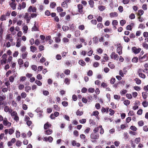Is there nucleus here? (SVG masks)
<instances>
[{"label": "nucleus", "instance_id": "nucleus-1", "mask_svg": "<svg viewBox=\"0 0 148 148\" xmlns=\"http://www.w3.org/2000/svg\"><path fill=\"white\" fill-rule=\"evenodd\" d=\"M7 55L4 53L1 59V64H5L7 62Z\"/></svg>", "mask_w": 148, "mask_h": 148}, {"label": "nucleus", "instance_id": "nucleus-2", "mask_svg": "<svg viewBox=\"0 0 148 148\" xmlns=\"http://www.w3.org/2000/svg\"><path fill=\"white\" fill-rule=\"evenodd\" d=\"M3 124L4 126L8 127H10L12 124L11 123L8 121L7 118H4L3 120Z\"/></svg>", "mask_w": 148, "mask_h": 148}, {"label": "nucleus", "instance_id": "nucleus-3", "mask_svg": "<svg viewBox=\"0 0 148 148\" xmlns=\"http://www.w3.org/2000/svg\"><path fill=\"white\" fill-rule=\"evenodd\" d=\"M139 60L141 62H143L148 60V57L147 55L145 54L142 57H139Z\"/></svg>", "mask_w": 148, "mask_h": 148}, {"label": "nucleus", "instance_id": "nucleus-4", "mask_svg": "<svg viewBox=\"0 0 148 148\" xmlns=\"http://www.w3.org/2000/svg\"><path fill=\"white\" fill-rule=\"evenodd\" d=\"M23 17L24 19L26 20L27 23H28L31 19V17L29 14L28 13H26L25 15H23Z\"/></svg>", "mask_w": 148, "mask_h": 148}, {"label": "nucleus", "instance_id": "nucleus-5", "mask_svg": "<svg viewBox=\"0 0 148 148\" xmlns=\"http://www.w3.org/2000/svg\"><path fill=\"white\" fill-rule=\"evenodd\" d=\"M99 137V134L97 133L93 132L90 134V138L92 139H97Z\"/></svg>", "mask_w": 148, "mask_h": 148}, {"label": "nucleus", "instance_id": "nucleus-6", "mask_svg": "<svg viewBox=\"0 0 148 148\" xmlns=\"http://www.w3.org/2000/svg\"><path fill=\"white\" fill-rule=\"evenodd\" d=\"M5 38L6 40H9L10 42H12L13 40L11 34H7L5 36Z\"/></svg>", "mask_w": 148, "mask_h": 148}, {"label": "nucleus", "instance_id": "nucleus-7", "mask_svg": "<svg viewBox=\"0 0 148 148\" xmlns=\"http://www.w3.org/2000/svg\"><path fill=\"white\" fill-rule=\"evenodd\" d=\"M110 57L111 59H114L115 60H118L119 56L114 52H112L110 55Z\"/></svg>", "mask_w": 148, "mask_h": 148}, {"label": "nucleus", "instance_id": "nucleus-8", "mask_svg": "<svg viewBox=\"0 0 148 148\" xmlns=\"http://www.w3.org/2000/svg\"><path fill=\"white\" fill-rule=\"evenodd\" d=\"M132 49L133 52H134L135 54H137L141 50L140 48H137L135 47H132Z\"/></svg>", "mask_w": 148, "mask_h": 148}, {"label": "nucleus", "instance_id": "nucleus-9", "mask_svg": "<svg viewBox=\"0 0 148 148\" xmlns=\"http://www.w3.org/2000/svg\"><path fill=\"white\" fill-rule=\"evenodd\" d=\"M19 7H18V9L19 10H21L22 9L25 8L26 6V3L24 2H22L21 4H18Z\"/></svg>", "mask_w": 148, "mask_h": 148}, {"label": "nucleus", "instance_id": "nucleus-10", "mask_svg": "<svg viewBox=\"0 0 148 148\" xmlns=\"http://www.w3.org/2000/svg\"><path fill=\"white\" fill-rule=\"evenodd\" d=\"M27 11L29 12H36V8L35 7L33 8L32 6H30L29 7Z\"/></svg>", "mask_w": 148, "mask_h": 148}, {"label": "nucleus", "instance_id": "nucleus-11", "mask_svg": "<svg viewBox=\"0 0 148 148\" xmlns=\"http://www.w3.org/2000/svg\"><path fill=\"white\" fill-rule=\"evenodd\" d=\"M4 111L5 112H8L9 113H11L12 110L11 108H10L8 106H6L4 108Z\"/></svg>", "mask_w": 148, "mask_h": 148}, {"label": "nucleus", "instance_id": "nucleus-12", "mask_svg": "<svg viewBox=\"0 0 148 148\" xmlns=\"http://www.w3.org/2000/svg\"><path fill=\"white\" fill-rule=\"evenodd\" d=\"M78 9V11L80 13H82L83 12V8L82 5L81 4H79L77 5Z\"/></svg>", "mask_w": 148, "mask_h": 148}, {"label": "nucleus", "instance_id": "nucleus-13", "mask_svg": "<svg viewBox=\"0 0 148 148\" xmlns=\"http://www.w3.org/2000/svg\"><path fill=\"white\" fill-rule=\"evenodd\" d=\"M72 144L73 146H76L77 147H79L80 146V143H76V141L75 140H73L72 141Z\"/></svg>", "mask_w": 148, "mask_h": 148}, {"label": "nucleus", "instance_id": "nucleus-14", "mask_svg": "<svg viewBox=\"0 0 148 148\" xmlns=\"http://www.w3.org/2000/svg\"><path fill=\"white\" fill-rule=\"evenodd\" d=\"M122 47H117V52L119 55H121L122 54Z\"/></svg>", "mask_w": 148, "mask_h": 148}, {"label": "nucleus", "instance_id": "nucleus-15", "mask_svg": "<svg viewBox=\"0 0 148 148\" xmlns=\"http://www.w3.org/2000/svg\"><path fill=\"white\" fill-rule=\"evenodd\" d=\"M23 33L24 34H26L27 33V31L28 29V27L26 25L24 26L23 28Z\"/></svg>", "mask_w": 148, "mask_h": 148}, {"label": "nucleus", "instance_id": "nucleus-16", "mask_svg": "<svg viewBox=\"0 0 148 148\" xmlns=\"http://www.w3.org/2000/svg\"><path fill=\"white\" fill-rule=\"evenodd\" d=\"M51 126V125L48 122H47L44 125V129H46L49 127H50Z\"/></svg>", "mask_w": 148, "mask_h": 148}, {"label": "nucleus", "instance_id": "nucleus-17", "mask_svg": "<svg viewBox=\"0 0 148 148\" xmlns=\"http://www.w3.org/2000/svg\"><path fill=\"white\" fill-rule=\"evenodd\" d=\"M21 40L20 39H18L16 42V46L18 47H19L21 45Z\"/></svg>", "mask_w": 148, "mask_h": 148}, {"label": "nucleus", "instance_id": "nucleus-18", "mask_svg": "<svg viewBox=\"0 0 148 148\" xmlns=\"http://www.w3.org/2000/svg\"><path fill=\"white\" fill-rule=\"evenodd\" d=\"M10 5L13 10L16 9V5L14 3H10Z\"/></svg>", "mask_w": 148, "mask_h": 148}, {"label": "nucleus", "instance_id": "nucleus-19", "mask_svg": "<svg viewBox=\"0 0 148 148\" xmlns=\"http://www.w3.org/2000/svg\"><path fill=\"white\" fill-rule=\"evenodd\" d=\"M110 16L111 17H116L118 16V14L116 12H113L111 13L110 14Z\"/></svg>", "mask_w": 148, "mask_h": 148}, {"label": "nucleus", "instance_id": "nucleus-20", "mask_svg": "<svg viewBox=\"0 0 148 148\" xmlns=\"http://www.w3.org/2000/svg\"><path fill=\"white\" fill-rule=\"evenodd\" d=\"M89 4L91 8H92L94 6V2L92 0H90L88 1Z\"/></svg>", "mask_w": 148, "mask_h": 148}, {"label": "nucleus", "instance_id": "nucleus-21", "mask_svg": "<svg viewBox=\"0 0 148 148\" xmlns=\"http://www.w3.org/2000/svg\"><path fill=\"white\" fill-rule=\"evenodd\" d=\"M28 53L27 52H25L22 53L21 57L23 59H25L27 56Z\"/></svg>", "mask_w": 148, "mask_h": 148}, {"label": "nucleus", "instance_id": "nucleus-22", "mask_svg": "<svg viewBox=\"0 0 148 148\" xmlns=\"http://www.w3.org/2000/svg\"><path fill=\"white\" fill-rule=\"evenodd\" d=\"M52 133V131L51 129L47 130L45 131V133L46 134L50 135Z\"/></svg>", "mask_w": 148, "mask_h": 148}, {"label": "nucleus", "instance_id": "nucleus-23", "mask_svg": "<svg viewBox=\"0 0 148 148\" xmlns=\"http://www.w3.org/2000/svg\"><path fill=\"white\" fill-rule=\"evenodd\" d=\"M31 51L33 52H35L37 49L36 48L33 46H32L30 47Z\"/></svg>", "mask_w": 148, "mask_h": 148}, {"label": "nucleus", "instance_id": "nucleus-24", "mask_svg": "<svg viewBox=\"0 0 148 148\" xmlns=\"http://www.w3.org/2000/svg\"><path fill=\"white\" fill-rule=\"evenodd\" d=\"M79 63L82 66H84L86 65L85 62L82 60H80L79 61Z\"/></svg>", "mask_w": 148, "mask_h": 148}, {"label": "nucleus", "instance_id": "nucleus-25", "mask_svg": "<svg viewBox=\"0 0 148 148\" xmlns=\"http://www.w3.org/2000/svg\"><path fill=\"white\" fill-rule=\"evenodd\" d=\"M22 144V142L19 140H17L16 143V145L18 147H20Z\"/></svg>", "mask_w": 148, "mask_h": 148}, {"label": "nucleus", "instance_id": "nucleus-26", "mask_svg": "<svg viewBox=\"0 0 148 148\" xmlns=\"http://www.w3.org/2000/svg\"><path fill=\"white\" fill-rule=\"evenodd\" d=\"M56 3L55 2H52L50 4V7L52 8H53L56 7Z\"/></svg>", "mask_w": 148, "mask_h": 148}, {"label": "nucleus", "instance_id": "nucleus-27", "mask_svg": "<svg viewBox=\"0 0 148 148\" xmlns=\"http://www.w3.org/2000/svg\"><path fill=\"white\" fill-rule=\"evenodd\" d=\"M103 58L104 61H107L109 60V57L106 54H104L103 56Z\"/></svg>", "mask_w": 148, "mask_h": 148}, {"label": "nucleus", "instance_id": "nucleus-28", "mask_svg": "<svg viewBox=\"0 0 148 148\" xmlns=\"http://www.w3.org/2000/svg\"><path fill=\"white\" fill-rule=\"evenodd\" d=\"M123 103L125 105L127 106L130 104V102L128 100H125L123 102Z\"/></svg>", "mask_w": 148, "mask_h": 148}, {"label": "nucleus", "instance_id": "nucleus-29", "mask_svg": "<svg viewBox=\"0 0 148 148\" xmlns=\"http://www.w3.org/2000/svg\"><path fill=\"white\" fill-rule=\"evenodd\" d=\"M98 9L100 11H103L105 9V7L104 6L101 5L99 6Z\"/></svg>", "mask_w": 148, "mask_h": 148}, {"label": "nucleus", "instance_id": "nucleus-30", "mask_svg": "<svg viewBox=\"0 0 148 148\" xmlns=\"http://www.w3.org/2000/svg\"><path fill=\"white\" fill-rule=\"evenodd\" d=\"M6 19V16L4 15H3L1 16L0 18V19L2 21L5 20Z\"/></svg>", "mask_w": 148, "mask_h": 148}, {"label": "nucleus", "instance_id": "nucleus-31", "mask_svg": "<svg viewBox=\"0 0 148 148\" xmlns=\"http://www.w3.org/2000/svg\"><path fill=\"white\" fill-rule=\"evenodd\" d=\"M134 80L136 82V83L138 84H140L141 83V80L138 78H135L134 79Z\"/></svg>", "mask_w": 148, "mask_h": 148}, {"label": "nucleus", "instance_id": "nucleus-32", "mask_svg": "<svg viewBox=\"0 0 148 148\" xmlns=\"http://www.w3.org/2000/svg\"><path fill=\"white\" fill-rule=\"evenodd\" d=\"M10 113L11 114V116L13 118L17 115V113L15 111H13Z\"/></svg>", "mask_w": 148, "mask_h": 148}, {"label": "nucleus", "instance_id": "nucleus-33", "mask_svg": "<svg viewBox=\"0 0 148 148\" xmlns=\"http://www.w3.org/2000/svg\"><path fill=\"white\" fill-rule=\"evenodd\" d=\"M20 133L18 130H16V136L17 138H19L20 136Z\"/></svg>", "mask_w": 148, "mask_h": 148}, {"label": "nucleus", "instance_id": "nucleus-34", "mask_svg": "<svg viewBox=\"0 0 148 148\" xmlns=\"http://www.w3.org/2000/svg\"><path fill=\"white\" fill-rule=\"evenodd\" d=\"M99 113L97 111H94L92 114H91V116H98V114H99Z\"/></svg>", "mask_w": 148, "mask_h": 148}, {"label": "nucleus", "instance_id": "nucleus-35", "mask_svg": "<svg viewBox=\"0 0 148 148\" xmlns=\"http://www.w3.org/2000/svg\"><path fill=\"white\" fill-rule=\"evenodd\" d=\"M138 58L135 57H134L132 59V61L134 63H136L138 62Z\"/></svg>", "mask_w": 148, "mask_h": 148}, {"label": "nucleus", "instance_id": "nucleus-36", "mask_svg": "<svg viewBox=\"0 0 148 148\" xmlns=\"http://www.w3.org/2000/svg\"><path fill=\"white\" fill-rule=\"evenodd\" d=\"M31 89L30 86H26L25 87V91L27 92H28Z\"/></svg>", "mask_w": 148, "mask_h": 148}, {"label": "nucleus", "instance_id": "nucleus-37", "mask_svg": "<svg viewBox=\"0 0 148 148\" xmlns=\"http://www.w3.org/2000/svg\"><path fill=\"white\" fill-rule=\"evenodd\" d=\"M76 114L77 116H81L83 114V112L82 111L78 110L76 112Z\"/></svg>", "mask_w": 148, "mask_h": 148}, {"label": "nucleus", "instance_id": "nucleus-38", "mask_svg": "<svg viewBox=\"0 0 148 148\" xmlns=\"http://www.w3.org/2000/svg\"><path fill=\"white\" fill-rule=\"evenodd\" d=\"M130 129L132 130H133V131H136V130H137V128L136 127H135L134 126H133V125L131 126L130 127Z\"/></svg>", "mask_w": 148, "mask_h": 148}, {"label": "nucleus", "instance_id": "nucleus-39", "mask_svg": "<svg viewBox=\"0 0 148 148\" xmlns=\"http://www.w3.org/2000/svg\"><path fill=\"white\" fill-rule=\"evenodd\" d=\"M142 105L144 107H147L148 106V102L146 101H144L142 103Z\"/></svg>", "mask_w": 148, "mask_h": 148}, {"label": "nucleus", "instance_id": "nucleus-40", "mask_svg": "<svg viewBox=\"0 0 148 148\" xmlns=\"http://www.w3.org/2000/svg\"><path fill=\"white\" fill-rule=\"evenodd\" d=\"M64 82L66 84L69 85L70 83V80L67 78H65Z\"/></svg>", "mask_w": 148, "mask_h": 148}, {"label": "nucleus", "instance_id": "nucleus-41", "mask_svg": "<svg viewBox=\"0 0 148 148\" xmlns=\"http://www.w3.org/2000/svg\"><path fill=\"white\" fill-rule=\"evenodd\" d=\"M147 96V93L146 92H143L142 93V96L143 99H146Z\"/></svg>", "mask_w": 148, "mask_h": 148}, {"label": "nucleus", "instance_id": "nucleus-42", "mask_svg": "<svg viewBox=\"0 0 148 148\" xmlns=\"http://www.w3.org/2000/svg\"><path fill=\"white\" fill-rule=\"evenodd\" d=\"M114 98L115 99L119 100L120 99V95H114Z\"/></svg>", "mask_w": 148, "mask_h": 148}, {"label": "nucleus", "instance_id": "nucleus-43", "mask_svg": "<svg viewBox=\"0 0 148 148\" xmlns=\"http://www.w3.org/2000/svg\"><path fill=\"white\" fill-rule=\"evenodd\" d=\"M8 130L9 134L10 135L13 134L14 131V130L12 128Z\"/></svg>", "mask_w": 148, "mask_h": 148}, {"label": "nucleus", "instance_id": "nucleus-44", "mask_svg": "<svg viewBox=\"0 0 148 148\" xmlns=\"http://www.w3.org/2000/svg\"><path fill=\"white\" fill-rule=\"evenodd\" d=\"M93 41L94 43L97 44L98 43V39L97 37H95L93 38Z\"/></svg>", "mask_w": 148, "mask_h": 148}, {"label": "nucleus", "instance_id": "nucleus-45", "mask_svg": "<svg viewBox=\"0 0 148 148\" xmlns=\"http://www.w3.org/2000/svg\"><path fill=\"white\" fill-rule=\"evenodd\" d=\"M80 33L79 31L77 30L75 32V36L76 37H78L80 36Z\"/></svg>", "mask_w": 148, "mask_h": 148}, {"label": "nucleus", "instance_id": "nucleus-46", "mask_svg": "<svg viewBox=\"0 0 148 148\" xmlns=\"http://www.w3.org/2000/svg\"><path fill=\"white\" fill-rule=\"evenodd\" d=\"M62 6L64 8H66L67 7V4L66 2H64L62 3Z\"/></svg>", "mask_w": 148, "mask_h": 148}, {"label": "nucleus", "instance_id": "nucleus-47", "mask_svg": "<svg viewBox=\"0 0 148 148\" xmlns=\"http://www.w3.org/2000/svg\"><path fill=\"white\" fill-rule=\"evenodd\" d=\"M70 73V71L69 69L66 70L64 71V73L67 75H69Z\"/></svg>", "mask_w": 148, "mask_h": 148}, {"label": "nucleus", "instance_id": "nucleus-48", "mask_svg": "<svg viewBox=\"0 0 148 148\" xmlns=\"http://www.w3.org/2000/svg\"><path fill=\"white\" fill-rule=\"evenodd\" d=\"M18 87L19 90H21L24 88V86L23 84H20L18 86Z\"/></svg>", "mask_w": 148, "mask_h": 148}, {"label": "nucleus", "instance_id": "nucleus-49", "mask_svg": "<svg viewBox=\"0 0 148 148\" xmlns=\"http://www.w3.org/2000/svg\"><path fill=\"white\" fill-rule=\"evenodd\" d=\"M142 45L144 48L146 49H147L148 48V45L145 42L143 43L142 44Z\"/></svg>", "mask_w": 148, "mask_h": 148}, {"label": "nucleus", "instance_id": "nucleus-50", "mask_svg": "<svg viewBox=\"0 0 148 148\" xmlns=\"http://www.w3.org/2000/svg\"><path fill=\"white\" fill-rule=\"evenodd\" d=\"M27 96V94L25 92H23L21 94V96L22 98H25Z\"/></svg>", "mask_w": 148, "mask_h": 148}, {"label": "nucleus", "instance_id": "nucleus-51", "mask_svg": "<svg viewBox=\"0 0 148 148\" xmlns=\"http://www.w3.org/2000/svg\"><path fill=\"white\" fill-rule=\"evenodd\" d=\"M35 83L38 86H40L42 84V83L41 82L38 80H36L35 82Z\"/></svg>", "mask_w": 148, "mask_h": 148}, {"label": "nucleus", "instance_id": "nucleus-52", "mask_svg": "<svg viewBox=\"0 0 148 148\" xmlns=\"http://www.w3.org/2000/svg\"><path fill=\"white\" fill-rule=\"evenodd\" d=\"M57 10L58 12H60L63 11V9L60 7H58L57 8Z\"/></svg>", "mask_w": 148, "mask_h": 148}, {"label": "nucleus", "instance_id": "nucleus-53", "mask_svg": "<svg viewBox=\"0 0 148 148\" xmlns=\"http://www.w3.org/2000/svg\"><path fill=\"white\" fill-rule=\"evenodd\" d=\"M109 66L111 69H113L114 67V65L112 64L111 62H110L108 64Z\"/></svg>", "mask_w": 148, "mask_h": 148}, {"label": "nucleus", "instance_id": "nucleus-54", "mask_svg": "<svg viewBox=\"0 0 148 148\" xmlns=\"http://www.w3.org/2000/svg\"><path fill=\"white\" fill-rule=\"evenodd\" d=\"M104 31L106 32H111L112 29H111L107 28L104 29Z\"/></svg>", "mask_w": 148, "mask_h": 148}, {"label": "nucleus", "instance_id": "nucleus-55", "mask_svg": "<svg viewBox=\"0 0 148 148\" xmlns=\"http://www.w3.org/2000/svg\"><path fill=\"white\" fill-rule=\"evenodd\" d=\"M99 63L97 62H94L93 64V66L95 67H97L99 66Z\"/></svg>", "mask_w": 148, "mask_h": 148}, {"label": "nucleus", "instance_id": "nucleus-56", "mask_svg": "<svg viewBox=\"0 0 148 148\" xmlns=\"http://www.w3.org/2000/svg\"><path fill=\"white\" fill-rule=\"evenodd\" d=\"M139 75L140 77L144 79L145 77V75L144 74L142 73H139Z\"/></svg>", "mask_w": 148, "mask_h": 148}, {"label": "nucleus", "instance_id": "nucleus-57", "mask_svg": "<svg viewBox=\"0 0 148 148\" xmlns=\"http://www.w3.org/2000/svg\"><path fill=\"white\" fill-rule=\"evenodd\" d=\"M123 38L124 41L126 42H128L130 41V39L129 38L126 36H124Z\"/></svg>", "mask_w": 148, "mask_h": 148}, {"label": "nucleus", "instance_id": "nucleus-58", "mask_svg": "<svg viewBox=\"0 0 148 148\" xmlns=\"http://www.w3.org/2000/svg\"><path fill=\"white\" fill-rule=\"evenodd\" d=\"M78 28L80 30H83L84 29V26L83 25H80L78 27Z\"/></svg>", "mask_w": 148, "mask_h": 148}, {"label": "nucleus", "instance_id": "nucleus-59", "mask_svg": "<svg viewBox=\"0 0 148 148\" xmlns=\"http://www.w3.org/2000/svg\"><path fill=\"white\" fill-rule=\"evenodd\" d=\"M62 29L64 31H66L68 30L69 28L67 26H63Z\"/></svg>", "mask_w": 148, "mask_h": 148}, {"label": "nucleus", "instance_id": "nucleus-60", "mask_svg": "<svg viewBox=\"0 0 148 148\" xmlns=\"http://www.w3.org/2000/svg\"><path fill=\"white\" fill-rule=\"evenodd\" d=\"M140 138H136L135 140V142L137 144H138L140 142Z\"/></svg>", "mask_w": 148, "mask_h": 148}, {"label": "nucleus", "instance_id": "nucleus-61", "mask_svg": "<svg viewBox=\"0 0 148 148\" xmlns=\"http://www.w3.org/2000/svg\"><path fill=\"white\" fill-rule=\"evenodd\" d=\"M86 120L85 119H82L79 120V122L80 123L84 124L86 123Z\"/></svg>", "mask_w": 148, "mask_h": 148}, {"label": "nucleus", "instance_id": "nucleus-62", "mask_svg": "<svg viewBox=\"0 0 148 148\" xmlns=\"http://www.w3.org/2000/svg\"><path fill=\"white\" fill-rule=\"evenodd\" d=\"M126 97L129 99H131L132 98V96L131 94H126Z\"/></svg>", "mask_w": 148, "mask_h": 148}, {"label": "nucleus", "instance_id": "nucleus-63", "mask_svg": "<svg viewBox=\"0 0 148 148\" xmlns=\"http://www.w3.org/2000/svg\"><path fill=\"white\" fill-rule=\"evenodd\" d=\"M94 58L97 60H99L101 59V57L98 55H95L94 56Z\"/></svg>", "mask_w": 148, "mask_h": 148}, {"label": "nucleus", "instance_id": "nucleus-64", "mask_svg": "<svg viewBox=\"0 0 148 148\" xmlns=\"http://www.w3.org/2000/svg\"><path fill=\"white\" fill-rule=\"evenodd\" d=\"M120 23L121 26H123L126 23V21L124 20H121L120 22Z\"/></svg>", "mask_w": 148, "mask_h": 148}]
</instances>
